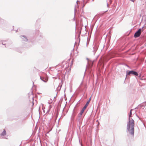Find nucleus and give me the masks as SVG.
I'll return each instance as SVG.
<instances>
[{"instance_id": "nucleus-1", "label": "nucleus", "mask_w": 146, "mask_h": 146, "mask_svg": "<svg viewBox=\"0 0 146 146\" xmlns=\"http://www.w3.org/2000/svg\"><path fill=\"white\" fill-rule=\"evenodd\" d=\"M132 110V109H131L130 111L129 116V121L127 122V129L129 133L132 136H133L134 130V121L132 118L131 119L130 118L131 117Z\"/></svg>"}, {"instance_id": "nucleus-2", "label": "nucleus", "mask_w": 146, "mask_h": 146, "mask_svg": "<svg viewBox=\"0 0 146 146\" xmlns=\"http://www.w3.org/2000/svg\"><path fill=\"white\" fill-rule=\"evenodd\" d=\"M91 100V98H90L89 100L87 102L86 104L85 105L84 107L82 108V110L81 111L80 114V115H81L84 112V110H85V109L88 106V105L89 104V102H90V101Z\"/></svg>"}, {"instance_id": "nucleus-3", "label": "nucleus", "mask_w": 146, "mask_h": 146, "mask_svg": "<svg viewBox=\"0 0 146 146\" xmlns=\"http://www.w3.org/2000/svg\"><path fill=\"white\" fill-rule=\"evenodd\" d=\"M131 74H133L135 76H138V73L136 72L133 70L129 71L127 70L126 71V75H129Z\"/></svg>"}, {"instance_id": "nucleus-4", "label": "nucleus", "mask_w": 146, "mask_h": 146, "mask_svg": "<svg viewBox=\"0 0 146 146\" xmlns=\"http://www.w3.org/2000/svg\"><path fill=\"white\" fill-rule=\"evenodd\" d=\"M21 40L23 43H25L28 42V39L27 37L25 35H21L20 36Z\"/></svg>"}, {"instance_id": "nucleus-5", "label": "nucleus", "mask_w": 146, "mask_h": 146, "mask_svg": "<svg viewBox=\"0 0 146 146\" xmlns=\"http://www.w3.org/2000/svg\"><path fill=\"white\" fill-rule=\"evenodd\" d=\"M98 48V46L95 44L93 46L92 48V52H93L94 54L96 51L97 50Z\"/></svg>"}, {"instance_id": "nucleus-6", "label": "nucleus", "mask_w": 146, "mask_h": 146, "mask_svg": "<svg viewBox=\"0 0 146 146\" xmlns=\"http://www.w3.org/2000/svg\"><path fill=\"white\" fill-rule=\"evenodd\" d=\"M77 110L76 108V107H75L73 110V111L72 114V118H74V117L75 116L76 114L77 113Z\"/></svg>"}, {"instance_id": "nucleus-7", "label": "nucleus", "mask_w": 146, "mask_h": 146, "mask_svg": "<svg viewBox=\"0 0 146 146\" xmlns=\"http://www.w3.org/2000/svg\"><path fill=\"white\" fill-rule=\"evenodd\" d=\"M6 40H3L1 41L0 40V44H1L3 45H4L5 47L6 48L8 46H7V44L6 43Z\"/></svg>"}, {"instance_id": "nucleus-8", "label": "nucleus", "mask_w": 146, "mask_h": 146, "mask_svg": "<svg viewBox=\"0 0 146 146\" xmlns=\"http://www.w3.org/2000/svg\"><path fill=\"white\" fill-rule=\"evenodd\" d=\"M141 34V33H139L137 31L134 35V37L135 38H137L139 37Z\"/></svg>"}, {"instance_id": "nucleus-9", "label": "nucleus", "mask_w": 146, "mask_h": 146, "mask_svg": "<svg viewBox=\"0 0 146 146\" xmlns=\"http://www.w3.org/2000/svg\"><path fill=\"white\" fill-rule=\"evenodd\" d=\"M40 78L41 80L45 82H46L48 81V80L46 78H44L43 77L40 76Z\"/></svg>"}, {"instance_id": "nucleus-10", "label": "nucleus", "mask_w": 146, "mask_h": 146, "mask_svg": "<svg viewBox=\"0 0 146 146\" xmlns=\"http://www.w3.org/2000/svg\"><path fill=\"white\" fill-rule=\"evenodd\" d=\"M6 134V132L5 130L3 131V132L0 134L1 136H4Z\"/></svg>"}, {"instance_id": "nucleus-11", "label": "nucleus", "mask_w": 146, "mask_h": 146, "mask_svg": "<svg viewBox=\"0 0 146 146\" xmlns=\"http://www.w3.org/2000/svg\"><path fill=\"white\" fill-rule=\"evenodd\" d=\"M42 38V36L41 35H40L37 37V40H40Z\"/></svg>"}, {"instance_id": "nucleus-12", "label": "nucleus", "mask_w": 146, "mask_h": 146, "mask_svg": "<svg viewBox=\"0 0 146 146\" xmlns=\"http://www.w3.org/2000/svg\"><path fill=\"white\" fill-rule=\"evenodd\" d=\"M143 27L142 28H140V29H139L137 31H138V32H139V33H141V31H143V30H142V29H143Z\"/></svg>"}, {"instance_id": "nucleus-13", "label": "nucleus", "mask_w": 146, "mask_h": 146, "mask_svg": "<svg viewBox=\"0 0 146 146\" xmlns=\"http://www.w3.org/2000/svg\"><path fill=\"white\" fill-rule=\"evenodd\" d=\"M109 2L111 4L112 2L111 0H109Z\"/></svg>"}, {"instance_id": "nucleus-14", "label": "nucleus", "mask_w": 146, "mask_h": 146, "mask_svg": "<svg viewBox=\"0 0 146 146\" xmlns=\"http://www.w3.org/2000/svg\"><path fill=\"white\" fill-rule=\"evenodd\" d=\"M107 5L108 7H109V5L108 3L107 2Z\"/></svg>"}, {"instance_id": "nucleus-15", "label": "nucleus", "mask_w": 146, "mask_h": 146, "mask_svg": "<svg viewBox=\"0 0 146 146\" xmlns=\"http://www.w3.org/2000/svg\"><path fill=\"white\" fill-rule=\"evenodd\" d=\"M130 0L131 1H132L133 2H134V1L135 0Z\"/></svg>"}, {"instance_id": "nucleus-16", "label": "nucleus", "mask_w": 146, "mask_h": 146, "mask_svg": "<svg viewBox=\"0 0 146 146\" xmlns=\"http://www.w3.org/2000/svg\"><path fill=\"white\" fill-rule=\"evenodd\" d=\"M86 70H85V72L84 73H85V72H86Z\"/></svg>"}, {"instance_id": "nucleus-17", "label": "nucleus", "mask_w": 146, "mask_h": 146, "mask_svg": "<svg viewBox=\"0 0 146 146\" xmlns=\"http://www.w3.org/2000/svg\"><path fill=\"white\" fill-rule=\"evenodd\" d=\"M75 15V12L74 13V15Z\"/></svg>"}, {"instance_id": "nucleus-18", "label": "nucleus", "mask_w": 146, "mask_h": 146, "mask_svg": "<svg viewBox=\"0 0 146 146\" xmlns=\"http://www.w3.org/2000/svg\"><path fill=\"white\" fill-rule=\"evenodd\" d=\"M87 3V2H86L85 3V4L86 3Z\"/></svg>"}, {"instance_id": "nucleus-19", "label": "nucleus", "mask_w": 146, "mask_h": 146, "mask_svg": "<svg viewBox=\"0 0 146 146\" xmlns=\"http://www.w3.org/2000/svg\"><path fill=\"white\" fill-rule=\"evenodd\" d=\"M87 44H88V43H87Z\"/></svg>"}, {"instance_id": "nucleus-20", "label": "nucleus", "mask_w": 146, "mask_h": 146, "mask_svg": "<svg viewBox=\"0 0 146 146\" xmlns=\"http://www.w3.org/2000/svg\"><path fill=\"white\" fill-rule=\"evenodd\" d=\"M78 1H77V2H76L77 3Z\"/></svg>"}, {"instance_id": "nucleus-21", "label": "nucleus", "mask_w": 146, "mask_h": 146, "mask_svg": "<svg viewBox=\"0 0 146 146\" xmlns=\"http://www.w3.org/2000/svg\"><path fill=\"white\" fill-rule=\"evenodd\" d=\"M75 10H76V9H75Z\"/></svg>"}, {"instance_id": "nucleus-22", "label": "nucleus", "mask_w": 146, "mask_h": 146, "mask_svg": "<svg viewBox=\"0 0 146 146\" xmlns=\"http://www.w3.org/2000/svg\"><path fill=\"white\" fill-rule=\"evenodd\" d=\"M92 1H94V0H92Z\"/></svg>"}]
</instances>
